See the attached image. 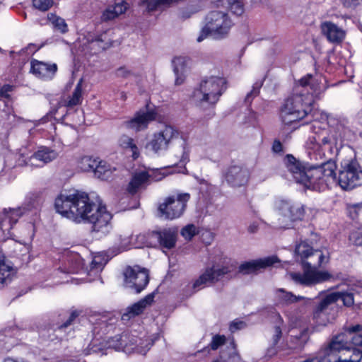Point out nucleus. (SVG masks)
<instances>
[{
    "label": "nucleus",
    "mask_w": 362,
    "mask_h": 362,
    "mask_svg": "<svg viewBox=\"0 0 362 362\" xmlns=\"http://www.w3.org/2000/svg\"><path fill=\"white\" fill-rule=\"evenodd\" d=\"M277 318H278L277 325L274 327V334L272 337V343H273L274 346L277 344V343L279 342V339L281 337V325L283 324V320L279 315H277Z\"/></svg>",
    "instance_id": "42"
},
{
    "label": "nucleus",
    "mask_w": 362,
    "mask_h": 362,
    "mask_svg": "<svg viewBox=\"0 0 362 362\" xmlns=\"http://www.w3.org/2000/svg\"><path fill=\"white\" fill-rule=\"evenodd\" d=\"M48 19L51 21L54 28L58 29L61 33H65L68 31L67 24L63 18L54 14H49Z\"/></svg>",
    "instance_id": "39"
},
{
    "label": "nucleus",
    "mask_w": 362,
    "mask_h": 362,
    "mask_svg": "<svg viewBox=\"0 0 362 362\" xmlns=\"http://www.w3.org/2000/svg\"><path fill=\"white\" fill-rule=\"evenodd\" d=\"M226 341V338L224 335H215L213 337L210 343V347L212 350L218 349L221 345H223Z\"/></svg>",
    "instance_id": "45"
},
{
    "label": "nucleus",
    "mask_w": 362,
    "mask_h": 362,
    "mask_svg": "<svg viewBox=\"0 0 362 362\" xmlns=\"http://www.w3.org/2000/svg\"><path fill=\"white\" fill-rule=\"evenodd\" d=\"M272 149L276 153H279L282 151V144L279 141H275L272 146Z\"/></svg>",
    "instance_id": "55"
},
{
    "label": "nucleus",
    "mask_w": 362,
    "mask_h": 362,
    "mask_svg": "<svg viewBox=\"0 0 362 362\" xmlns=\"http://www.w3.org/2000/svg\"><path fill=\"white\" fill-rule=\"evenodd\" d=\"M57 153L46 147L40 148L37 152L28 158V160H19L18 165H26L34 167H42L44 165L57 158Z\"/></svg>",
    "instance_id": "16"
},
{
    "label": "nucleus",
    "mask_w": 362,
    "mask_h": 362,
    "mask_svg": "<svg viewBox=\"0 0 362 362\" xmlns=\"http://www.w3.org/2000/svg\"><path fill=\"white\" fill-rule=\"evenodd\" d=\"M258 229V224L256 223H251L248 227V231L250 233H255L257 231Z\"/></svg>",
    "instance_id": "59"
},
{
    "label": "nucleus",
    "mask_w": 362,
    "mask_h": 362,
    "mask_svg": "<svg viewBox=\"0 0 362 362\" xmlns=\"http://www.w3.org/2000/svg\"><path fill=\"white\" fill-rule=\"evenodd\" d=\"M232 25L233 23L225 11H212L206 16L205 25L197 40L200 42L209 35L215 39L223 38L228 35Z\"/></svg>",
    "instance_id": "7"
},
{
    "label": "nucleus",
    "mask_w": 362,
    "mask_h": 362,
    "mask_svg": "<svg viewBox=\"0 0 362 362\" xmlns=\"http://www.w3.org/2000/svg\"><path fill=\"white\" fill-rule=\"evenodd\" d=\"M245 327V323L242 321H233L230 325V330L232 332H235L236 330L240 329Z\"/></svg>",
    "instance_id": "52"
},
{
    "label": "nucleus",
    "mask_w": 362,
    "mask_h": 362,
    "mask_svg": "<svg viewBox=\"0 0 362 362\" xmlns=\"http://www.w3.org/2000/svg\"><path fill=\"white\" fill-rule=\"evenodd\" d=\"M276 293L279 298L286 303H293L303 298L302 296H296L291 292H287L283 288L278 289Z\"/></svg>",
    "instance_id": "38"
},
{
    "label": "nucleus",
    "mask_w": 362,
    "mask_h": 362,
    "mask_svg": "<svg viewBox=\"0 0 362 362\" xmlns=\"http://www.w3.org/2000/svg\"><path fill=\"white\" fill-rule=\"evenodd\" d=\"M197 233V228L193 224L187 225L181 230L182 236L187 240H191Z\"/></svg>",
    "instance_id": "41"
},
{
    "label": "nucleus",
    "mask_w": 362,
    "mask_h": 362,
    "mask_svg": "<svg viewBox=\"0 0 362 362\" xmlns=\"http://www.w3.org/2000/svg\"><path fill=\"white\" fill-rule=\"evenodd\" d=\"M78 316V313L77 311H73L69 317V320L64 323L61 327H67L69 325L71 324V322Z\"/></svg>",
    "instance_id": "53"
},
{
    "label": "nucleus",
    "mask_w": 362,
    "mask_h": 362,
    "mask_svg": "<svg viewBox=\"0 0 362 362\" xmlns=\"http://www.w3.org/2000/svg\"><path fill=\"white\" fill-rule=\"evenodd\" d=\"M15 273L13 267L6 261L5 258L0 257V288L11 283Z\"/></svg>",
    "instance_id": "28"
},
{
    "label": "nucleus",
    "mask_w": 362,
    "mask_h": 362,
    "mask_svg": "<svg viewBox=\"0 0 362 362\" xmlns=\"http://www.w3.org/2000/svg\"><path fill=\"white\" fill-rule=\"evenodd\" d=\"M57 71L56 64H48L37 59L30 62V72L36 77L45 81L52 80Z\"/></svg>",
    "instance_id": "18"
},
{
    "label": "nucleus",
    "mask_w": 362,
    "mask_h": 362,
    "mask_svg": "<svg viewBox=\"0 0 362 362\" xmlns=\"http://www.w3.org/2000/svg\"><path fill=\"white\" fill-rule=\"evenodd\" d=\"M136 243L134 244L135 247H142L148 246V243L146 242V237L144 235H139L136 238Z\"/></svg>",
    "instance_id": "51"
},
{
    "label": "nucleus",
    "mask_w": 362,
    "mask_h": 362,
    "mask_svg": "<svg viewBox=\"0 0 362 362\" xmlns=\"http://www.w3.org/2000/svg\"><path fill=\"white\" fill-rule=\"evenodd\" d=\"M33 7L40 11H47L54 5V0H32Z\"/></svg>",
    "instance_id": "40"
},
{
    "label": "nucleus",
    "mask_w": 362,
    "mask_h": 362,
    "mask_svg": "<svg viewBox=\"0 0 362 362\" xmlns=\"http://www.w3.org/2000/svg\"><path fill=\"white\" fill-rule=\"evenodd\" d=\"M168 169H157L152 171L151 174L148 173V179L151 178L153 181H160L168 175Z\"/></svg>",
    "instance_id": "44"
},
{
    "label": "nucleus",
    "mask_w": 362,
    "mask_h": 362,
    "mask_svg": "<svg viewBox=\"0 0 362 362\" xmlns=\"http://www.w3.org/2000/svg\"><path fill=\"white\" fill-rule=\"evenodd\" d=\"M227 81L221 76H206L194 90L192 102L199 107L214 105L227 88Z\"/></svg>",
    "instance_id": "6"
},
{
    "label": "nucleus",
    "mask_w": 362,
    "mask_h": 362,
    "mask_svg": "<svg viewBox=\"0 0 362 362\" xmlns=\"http://www.w3.org/2000/svg\"><path fill=\"white\" fill-rule=\"evenodd\" d=\"M129 199V197H126L122 199V202L121 203V206H120V208H119V211H123V210H126V209H131L132 207L131 206H129L127 205H124L127 201Z\"/></svg>",
    "instance_id": "57"
},
{
    "label": "nucleus",
    "mask_w": 362,
    "mask_h": 362,
    "mask_svg": "<svg viewBox=\"0 0 362 362\" xmlns=\"http://www.w3.org/2000/svg\"><path fill=\"white\" fill-rule=\"evenodd\" d=\"M129 335L127 334H123L118 339H117V343L115 344V350L123 351L124 352H130L134 350V348L132 347V343L129 344Z\"/></svg>",
    "instance_id": "35"
},
{
    "label": "nucleus",
    "mask_w": 362,
    "mask_h": 362,
    "mask_svg": "<svg viewBox=\"0 0 362 362\" xmlns=\"http://www.w3.org/2000/svg\"><path fill=\"white\" fill-rule=\"evenodd\" d=\"M152 236L158 240L163 248L172 249L177 241V231L172 228L153 232Z\"/></svg>",
    "instance_id": "24"
},
{
    "label": "nucleus",
    "mask_w": 362,
    "mask_h": 362,
    "mask_svg": "<svg viewBox=\"0 0 362 362\" xmlns=\"http://www.w3.org/2000/svg\"><path fill=\"white\" fill-rule=\"evenodd\" d=\"M77 191L60 194L55 199L54 207L57 212L70 220H72L74 214L73 206L75 204Z\"/></svg>",
    "instance_id": "15"
},
{
    "label": "nucleus",
    "mask_w": 362,
    "mask_h": 362,
    "mask_svg": "<svg viewBox=\"0 0 362 362\" xmlns=\"http://www.w3.org/2000/svg\"><path fill=\"white\" fill-rule=\"evenodd\" d=\"M276 257L273 256L246 262L239 267V271L243 274H250L260 269L269 267L276 262Z\"/></svg>",
    "instance_id": "22"
},
{
    "label": "nucleus",
    "mask_w": 362,
    "mask_h": 362,
    "mask_svg": "<svg viewBox=\"0 0 362 362\" xmlns=\"http://www.w3.org/2000/svg\"><path fill=\"white\" fill-rule=\"evenodd\" d=\"M113 18V6H108L102 13L101 20L107 21Z\"/></svg>",
    "instance_id": "50"
},
{
    "label": "nucleus",
    "mask_w": 362,
    "mask_h": 362,
    "mask_svg": "<svg viewBox=\"0 0 362 362\" xmlns=\"http://www.w3.org/2000/svg\"><path fill=\"white\" fill-rule=\"evenodd\" d=\"M351 355H352V351H351L350 353H346L345 355H344V356L350 358V356H351Z\"/></svg>",
    "instance_id": "64"
},
{
    "label": "nucleus",
    "mask_w": 362,
    "mask_h": 362,
    "mask_svg": "<svg viewBox=\"0 0 362 362\" xmlns=\"http://www.w3.org/2000/svg\"><path fill=\"white\" fill-rule=\"evenodd\" d=\"M233 270V266L214 265L212 267L206 269V271L197 279L193 287L197 289H201L209 284L218 281L223 275L230 273Z\"/></svg>",
    "instance_id": "14"
},
{
    "label": "nucleus",
    "mask_w": 362,
    "mask_h": 362,
    "mask_svg": "<svg viewBox=\"0 0 362 362\" xmlns=\"http://www.w3.org/2000/svg\"><path fill=\"white\" fill-rule=\"evenodd\" d=\"M23 211L21 209H13L8 211L4 210V217L1 222V228L2 230H9L12 228L23 215Z\"/></svg>",
    "instance_id": "30"
},
{
    "label": "nucleus",
    "mask_w": 362,
    "mask_h": 362,
    "mask_svg": "<svg viewBox=\"0 0 362 362\" xmlns=\"http://www.w3.org/2000/svg\"><path fill=\"white\" fill-rule=\"evenodd\" d=\"M322 33L332 43L339 44L346 37V31L331 21H325L321 24Z\"/></svg>",
    "instance_id": "21"
},
{
    "label": "nucleus",
    "mask_w": 362,
    "mask_h": 362,
    "mask_svg": "<svg viewBox=\"0 0 362 362\" xmlns=\"http://www.w3.org/2000/svg\"><path fill=\"white\" fill-rule=\"evenodd\" d=\"M181 0H140V6L147 11L163 10L177 4Z\"/></svg>",
    "instance_id": "27"
},
{
    "label": "nucleus",
    "mask_w": 362,
    "mask_h": 362,
    "mask_svg": "<svg viewBox=\"0 0 362 362\" xmlns=\"http://www.w3.org/2000/svg\"><path fill=\"white\" fill-rule=\"evenodd\" d=\"M151 346V343H148L145 347H142V346H137L136 347V350L138 353L141 354H143V355H145L146 354V352L149 350L150 349V346Z\"/></svg>",
    "instance_id": "54"
},
{
    "label": "nucleus",
    "mask_w": 362,
    "mask_h": 362,
    "mask_svg": "<svg viewBox=\"0 0 362 362\" xmlns=\"http://www.w3.org/2000/svg\"><path fill=\"white\" fill-rule=\"evenodd\" d=\"M158 113L153 106L147 105L145 108L137 111L134 117L125 122V127L136 132L143 131L148 128L151 122L156 120Z\"/></svg>",
    "instance_id": "13"
},
{
    "label": "nucleus",
    "mask_w": 362,
    "mask_h": 362,
    "mask_svg": "<svg viewBox=\"0 0 362 362\" xmlns=\"http://www.w3.org/2000/svg\"><path fill=\"white\" fill-rule=\"evenodd\" d=\"M347 337L353 345L362 346V328L360 325H356L346 329Z\"/></svg>",
    "instance_id": "34"
},
{
    "label": "nucleus",
    "mask_w": 362,
    "mask_h": 362,
    "mask_svg": "<svg viewBox=\"0 0 362 362\" xmlns=\"http://www.w3.org/2000/svg\"><path fill=\"white\" fill-rule=\"evenodd\" d=\"M72 221L76 223H92L93 230L105 233L111 228L112 214L105 206L97 204L90 200L87 193L77 191L75 204L73 206Z\"/></svg>",
    "instance_id": "4"
},
{
    "label": "nucleus",
    "mask_w": 362,
    "mask_h": 362,
    "mask_svg": "<svg viewBox=\"0 0 362 362\" xmlns=\"http://www.w3.org/2000/svg\"><path fill=\"white\" fill-rule=\"evenodd\" d=\"M230 351L228 354H226L223 352L221 355V359H225L226 362H242L240 356L236 352L235 346L233 340L229 342Z\"/></svg>",
    "instance_id": "37"
},
{
    "label": "nucleus",
    "mask_w": 362,
    "mask_h": 362,
    "mask_svg": "<svg viewBox=\"0 0 362 362\" xmlns=\"http://www.w3.org/2000/svg\"><path fill=\"white\" fill-rule=\"evenodd\" d=\"M274 209L278 213L279 226L288 228L293 221L301 220L305 214L304 206L300 204L281 197L274 201Z\"/></svg>",
    "instance_id": "8"
},
{
    "label": "nucleus",
    "mask_w": 362,
    "mask_h": 362,
    "mask_svg": "<svg viewBox=\"0 0 362 362\" xmlns=\"http://www.w3.org/2000/svg\"><path fill=\"white\" fill-rule=\"evenodd\" d=\"M189 198L190 195L188 193H180L166 197L158 206L159 216L169 220L180 217Z\"/></svg>",
    "instance_id": "9"
},
{
    "label": "nucleus",
    "mask_w": 362,
    "mask_h": 362,
    "mask_svg": "<svg viewBox=\"0 0 362 362\" xmlns=\"http://www.w3.org/2000/svg\"><path fill=\"white\" fill-rule=\"evenodd\" d=\"M129 4L124 0H115V16L124 13Z\"/></svg>",
    "instance_id": "43"
},
{
    "label": "nucleus",
    "mask_w": 362,
    "mask_h": 362,
    "mask_svg": "<svg viewBox=\"0 0 362 362\" xmlns=\"http://www.w3.org/2000/svg\"><path fill=\"white\" fill-rule=\"evenodd\" d=\"M99 158L90 155H80L76 158V168L82 172L93 173Z\"/></svg>",
    "instance_id": "26"
},
{
    "label": "nucleus",
    "mask_w": 362,
    "mask_h": 362,
    "mask_svg": "<svg viewBox=\"0 0 362 362\" xmlns=\"http://www.w3.org/2000/svg\"><path fill=\"white\" fill-rule=\"evenodd\" d=\"M338 184L344 190H351L362 185V169L358 161L351 160L341 163Z\"/></svg>",
    "instance_id": "10"
},
{
    "label": "nucleus",
    "mask_w": 362,
    "mask_h": 362,
    "mask_svg": "<svg viewBox=\"0 0 362 362\" xmlns=\"http://www.w3.org/2000/svg\"><path fill=\"white\" fill-rule=\"evenodd\" d=\"M339 293V300L341 299L345 306H351L354 303L353 293L349 292H337Z\"/></svg>",
    "instance_id": "46"
},
{
    "label": "nucleus",
    "mask_w": 362,
    "mask_h": 362,
    "mask_svg": "<svg viewBox=\"0 0 362 362\" xmlns=\"http://www.w3.org/2000/svg\"><path fill=\"white\" fill-rule=\"evenodd\" d=\"M119 144L124 148H129L132 153V158L136 159L139 157V152L134 140L127 136H123L119 139Z\"/></svg>",
    "instance_id": "36"
},
{
    "label": "nucleus",
    "mask_w": 362,
    "mask_h": 362,
    "mask_svg": "<svg viewBox=\"0 0 362 362\" xmlns=\"http://www.w3.org/2000/svg\"><path fill=\"white\" fill-rule=\"evenodd\" d=\"M330 142L329 136H323L322 138L320 137V145L323 144L326 145Z\"/></svg>",
    "instance_id": "60"
},
{
    "label": "nucleus",
    "mask_w": 362,
    "mask_h": 362,
    "mask_svg": "<svg viewBox=\"0 0 362 362\" xmlns=\"http://www.w3.org/2000/svg\"><path fill=\"white\" fill-rule=\"evenodd\" d=\"M351 239L353 240L356 245L362 246V228L353 233L351 235Z\"/></svg>",
    "instance_id": "48"
},
{
    "label": "nucleus",
    "mask_w": 362,
    "mask_h": 362,
    "mask_svg": "<svg viewBox=\"0 0 362 362\" xmlns=\"http://www.w3.org/2000/svg\"><path fill=\"white\" fill-rule=\"evenodd\" d=\"M339 293L337 292H333L329 293L325 296L324 298L321 300L319 305L317 306V310L314 315V318L316 320V322L320 325L325 326L328 323L332 322V321L334 319V317H332V318H328L325 320V311L327 308L336 303L339 300Z\"/></svg>",
    "instance_id": "19"
},
{
    "label": "nucleus",
    "mask_w": 362,
    "mask_h": 362,
    "mask_svg": "<svg viewBox=\"0 0 362 362\" xmlns=\"http://www.w3.org/2000/svg\"><path fill=\"white\" fill-rule=\"evenodd\" d=\"M351 344L345 330L335 336L327 346L319 351L317 362H360L362 351L351 348Z\"/></svg>",
    "instance_id": "5"
},
{
    "label": "nucleus",
    "mask_w": 362,
    "mask_h": 362,
    "mask_svg": "<svg viewBox=\"0 0 362 362\" xmlns=\"http://www.w3.org/2000/svg\"><path fill=\"white\" fill-rule=\"evenodd\" d=\"M260 86H261V84H259V85L257 86L256 88H254V89L252 90L250 94L257 95L258 93V89L260 87Z\"/></svg>",
    "instance_id": "63"
},
{
    "label": "nucleus",
    "mask_w": 362,
    "mask_h": 362,
    "mask_svg": "<svg viewBox=\"0 0 362 362\" xmlns=\"http://www.w3.org/2000/svg\"><path fill=\"white\" fill-rule=\"evenodd\" d=\"M153 299L154 293H150L146 296L141 300L128 307L127 308L126 313L122 315V319H129L142 313L146 307L151 305V303L153 302Z\"/></svg>",
    "instance_id": "25"
},
{
    "label": "nucleus",
    "mask_w": 362,
    "mask_h": 362,
    "mask_svg": "<svg viewBox=\"0 0 362 362\" xmlns=\"http://www.w3.org/2000/svg\"><path fill=\"white\" fill-rule=\"evenodd\" d=\"M276 353V349L274 347L270 348L267 351V356L269 357H272V356L275 355Z\"/></svg>",
    "instance_id": "62"
},
{
    "label": "nucleus",
    "mask_w": 362,
    "mask_h": 362,
    "mask_svg": "<svg viewBox=\"0 0 362 362\" xmlns=\"http://www.w3.org/2000/svg\"><path fill=\"white\" fill-rule=\"evenodd\" d=\"M218 6L230 10L238 16H240L244 11L243 4L240 0H219Z\"/></svg>",
    "instance_id": "33"
},
{
    "label": "nucleus",
    "mask_w": 362,
    "mask_h": 362,
    "mask_svg": "<svg viewBox=\"0 0 362 362\" xmlns=\"http://www.w3.org/2000/svg\"><path fill=\"white\" fill-rule=\"evenodd\" d=\"M178 135L177 130L173 127L165 125L152 134L146 147L155 153H160L169 148Z\"/></svg>",
    "instance_id": "11"
},
{
    "label": "nucleus",
    "mask_w": 362,
    "mask_h": 362,
    "mask_svg": "<svg viewBox=\"0 0 362 362\" xmlns=\"http://www.w3.org/2000/svg\"><path fill=\"white\" fill-rule=\"evenodd\" d=\"M112 173L111 165L99 158L93 171L94 176L101 180H107L112 177Z\"/></svg>",
    "instance_id": "31"
},
{
    "label": "nucleus",
    "mask_w": 362,
    "mask_h": 362,
    "mask_svg": "<svg viewBox=\"0 0 362 362\" xmlns=\"http://www.w3.org/2000/svg\"><path fill=\"white\" fill-rule=\"evenodd\" d=\"M342 6L346 8H355L362 3V0H339Z\"/></svg>",
    "instance_id": "47"
},
{
    "label": "nucleus",
    "mask_w": 362,
    "mask_h": 362,
    "mask_svg": "<svg viewBox=\"0 0 362 362\" xmlns=\"http://www.w3.org/2000/svg\"><path fill=\"white\" fill-rule=\"evenodd\" d=\"M286 165L296 182L308 189L324 190L336 180L337 165L332 160L319 166L306 168L293 156L288 155Z\"/></svg>",
    "instance_id": "3"
},
{
    "label": "nucleus",
    "mask_w": 362,
    "mask_h": 362,
    "mask_svg": "<svg viewBox=\"0 0 362 362\" xmlns=\"http://www.w3.org/2000/svg\"><path fill=\"white\" fill-rule=\"evenodd\" d=\"M295 259L300 262L305 269L303 273L288 274L294 283L304 286H311L332 279V275L328 272L316 269L317 267L327 263L329 257L321 250H314L308 243L303 241L296 245Z\"/></svg>",
    "instance_id": "2"
},
{
    "label": "nucleus",
    "mask_w": 362,
    "mask_h": 362,
    "mask_svg": "<svg viewBox=\"0 0 362 362\" xmlns=\"http://www.w3.org/2000/svg\"><path fill=\"white\" fill-rule=\"evenodd\" d=\"M189 60L185 57H175L172 61L173 71L175 75V83L181 85L184 83L188 71Z\"/></svg>",
    "instance_id": "23"
},
{
    "label": "nucleus",
    "mask_w": 362,
    "mask_h": 362,
    "mask_svg": "<svg viewBox=\"0 0 362 362\" xmlns=\"http://www.w3.org/2000/svg\"><path fill=\"white\" fill-rule=\"evenodd\" d=\"M11 90V87L9 86H5L0 89V96H6V93Z\"/></svg>",
    "instance_id": "58"
},
{
    "label": "nucleus",
    "mask_w": 362,
    "mask_h": 362,
    "mask_svg": "<svg viewBox=\"0 0 362 362\" xmlns=\"http://www.w3.org/2000/svg\"><path fill=\"white\" fill-rule=\"evenodd\" d=\"M148 180V173L146 171H141L136 173L131 180L129 186L128 192L131 194L135 193L138 189L142 187Z\"/></svg>",
    "instance_id": "32"
},
{
    "label": "nucleus",
    "mask_w": 362,
    "mask_h": 362,
    "mask_svg": "<svg viewBox=\"0 0 362 362\" xmlns=\"http://www.w3.org/2000/svg\"><path fill=\"white\" fill-rule=\"evenodd\" d=\"M82 84L83 79L81 78L77 83L72 94L62 100V104L69 108L80 105L82 102Z\"/></svg>",
    "instance_id": "29"
},
{
    "label": "nucleus",
    "mask_w": 362,
    "mask_h": 362,
    "mask_svg": "<svg viewBox=\"0 0 362 362\" xmlns=\"http://www.w3.org/2000/svg\"><path fill=\"white\" fill-rule=\"evenodd\" d=\"M307 145L311 149L317 150L320 147V135L310 137L307 142Z\"/></svg>",
    "instance_id": "49"
},
{
    "label": "nucleus",
    "mask_w": 362,
    "mask_h": 362,
    "mask_svg": "<svg viewBox=\"0 0 362 362\" xmlns=\"http://www.w3.org/2000/svg\"><path fill=\"white\" fill-rule=\"evenodd\" d=\"M250 172L241 165L230 166L226 173V182L233 187L246 185L249 180Z\"/></svg>",
    "instance_id": "17"
},
{
    "label": "nucleus",
    "mask_w": 362,
    "mask_h": 362,
    "mask_svg": "<svg viewBox=\"0 0 362 362\" xmlns=\"http://www.w3.org/2000/svg\"><path fill=\"white\" fill-rule=\"evenodd\" d=\"M190 147L186 140L180 138L173 148V154L175 158V163L180 165L179 173H185L186 163L189 160Z\"/></svg>",
    "instance_id": "20"
},
{
    "label": "nucleus",
    "mask_w": 362,
    "mask_h": 362,
    "mask_svg": "<svg viewBox=\"0 0 362 362\" xmlns=\"http://www.w3.org/2000/svg\"><path fill=\"white\" fill-rule=\"evenodd\" d=\"M129 239L128 238H126L124 240V243L122 245V246L121 247V249L120 251H122V250H129L130 248V247L128 245V243H129Z\"/></svg>",
    "instance_id": "61"
},
{
    "label": "nucleus",
    "mask_w": 362,
    "mask_h": 362,
    "mask_svg": "<svg viewBox=\"0 0 362 362\" xmlns=\"http://www.w3.org/2000/svg\"><path fill=\"white\" fill-rule=\"evenodd\" d=\"M129 74H130V71L125 69L124 68H120V69H118L116 71V75L117 76H128Z\"/></svg>",
    "instance_id": "56"
},
{
    "label": "nucleus",
    "mask_w": 362,
    "mask_h": 362,
    "mask_svg": "<svg viewBox=\"0 0 362 362\" xmlns=\"http://www.w3.org/2000/svg\"><path fill=\"white\" fill-rule=\"evenodd\" d=\"M326 89L320 86L310 74L301 78L296 87L294 94L283 105L280 117L286 124L303 119L312 111L313 95L317 96Z\"/></svg>",
    "instance_id": "1"
},
{
    "label": "nucleus",
    "mask_w": 362,
    "mask_h": 362,
    "mask_svg": "<svg viewBox=\"0 0 362 362\" xmlns=\"http://www.w3.org/2000/svg\"><path fill=\"white\" fill-rule=\"evenodd\" d=\"M124 286L134 289L136 293H141L149 281L148 271L138 265L126 267L123 272Z\"/></svg>",
    "instance_id": "12"
}]
</instances>
